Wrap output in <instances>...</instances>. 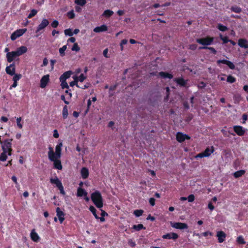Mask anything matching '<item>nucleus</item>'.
<instances>
[{"label":"nucleus","instance_id":"obj_1","mask_svg":"<svg viewBox=\"0 0 248 248\" xmlns=\"http://www.w3.org/2000/svg\"><path fill=\"white\" fill-rule=\"evenodd\" d=\"M91 199L94 205L98 208L103 206L102 196L99 191L96 190L91 194Z\"/></svg>","mask_w":248,"mask_h":248},{"label":"nucleus","instance_id":"obj_2","mask_svg":"<svg viewBox=\"0 0 248 248\" xmlns=\"http://www.w3.org/2000/svg\"><path fill=\"white\" fill-rule=\"evenodd\" d=\"M62 142L57 144L55 148V152H54L53 149L52 147H48L49 151L48 152V157L49 159H52L53 157L61 158L62 147Z\"/></svg>","mask_w":248,"mask_h":248},{"label":"nucleus","instance_id":"obj_3","mask_svg":"<svg viewBox=\"0 0 248 248\" xmlns=\"http://www.w3.org/2000/svg\"><path fill=\"white\" fill-rule=\"evenodd\" d=\"M13 140L12 139H8L5 140L3 142L2 145L1 146V148L2 151H5L7 152V155H12V141Z\"/></svg>","mask_w":248,"mask_h":248},{"label":"nucleus","instance_id":"obj_4","mask_svg":"<svg viewBox=\"0 0 248 248\" xmlns=\"http://www.w3.org/2000/svg\"><path fill=\"white\" fill-rule=\"evenodd\" d=\"M27 31L26 29H18L13 32L11 35V39L12 41L16 40L17 38L21 36Z\"/></svg>","mask_w":248,"mask_h":248},{"label":"nucleus","instance_id":"obj_5","mask_svg":"<svg viewBox=\"0 0 248 248\" xmlns=\"http://www.w3.org/2000/svg\"><path fill=\"white\" fill-rule=\"evenodd\" d=\"M170 224L172 227L180 230L186 229L188 228V225L186 223H184L171 222Z\"/></svg>","mask_w":248,"mask_h":248},{"label":"nucleus","instance_id":"obj_6","mask_svg":"<svg viewBox=\"0 0 248 248\" xmlns=\"http://www.w3.org/2000/svg\"><path fill=\"white\" fill-rule=\"evenodd\" d=\"M60 158H56L53 157L52 159H49L51 161L54 162V168L56 169H58L59 170H61L62 169V163L61 160H60Z\"/></svg>","mask_w":248,"mask_h":248},{"label":"nucleus","instance_id":"obj_7","mask_svg":"<svg viewBox=\"0 0 248 248\" xmlns=\"http://www.w3.org/2000/svg\"><path fill=\"white\" fill-rule=\"evenodd\" d=\"M49 21L47 19H43L41 23L37 27L36 32H38L44 29L49 25Z\"/></svg>","mask_w":248,"mask_h":248},{"label":"nucleus","instance_id":"obj_8","mask_svg":"<svg viewBox=\"0 0 248 248\" xmlns=\"http://www.w3.org/2000/svg\"><path fill=\"white\" fill-rule=\"evenodd\" d=\"M196 41L198 43L202 45H209L212 43L213 41V38L207 37L205 38L198 39Z\"/></svg>","mask_w":248,"mask_h":248},{"label":"nucleus","instance_id":"obj_9","mask_svg":"<svg viewBox=\"0 0 248 248\" xmlns=\"http://www.w3.org/2000/svg\"><path fill=\"white\" fill-rule=\"evenodd\" d=\"M6 72L7 74L13 76L15 74L16 72V66L15 63H12L10 64L9 66H8L6 67L5 69Z\"/></svg>","mask_w":248,"mask_h":248},{"label":"nucleus","instance_id":"obj_10","mask_svg":"<svg viewBox=\"0 0 248 248\" xmlns=\"http://www.w3.org/2000/svg\"><path fill=\"white\" fill-rule=\"evenodd\" d=\"M49 81V76L48 75L44 76L40 80V87L44 88Z\"/></svg>","mask_w":248,"mask_h":248},{"label":"nucleus","instance_id":"obj_11","mask_svg":"<svg viewBox=\"0 0 248 248\" xmlns=\"http://www.w3.org/2000/svg\"><path fill=\"white\" fill-rule=\"evenodd\" d=\"M28 48L26 46H21L16 49V51H14L16 54L17 57L23 55L27 52Z\"/></svg>","mask_w":248,"mask_h":248},{"label":"nucleus","instance_id":"obj_12","mask_svg":"<svg viewBox=\"0 0 248 248\" xmlns=\"http://www.w3.org/2000/svg\"><path fill=\"white\" fill-rule=\"evenodd\" d=\"M57 216L58 217L59 220L61 223H62L64 220V213L62 212L60 207L56 208Z\"/></svg>","mask_w":248,"mask_h":248},{"label":"nucleus","instance_id":"obj_13","mask_svg":"<svg viewBox=\"0 0 248 248\" xmlns=\"http://www.w3.org/2000/svg\"><path fill=\"white\" fill-rule=\"evenodd\" d=\"M16 57L17 56L14 51L7 52L6 54L7 61L8 62H13Z\"/></svg>","mask_w":248,"mask_h":248},{"label":"nucleus","instance_id":"obj_14","mask_svg":"<svg viewBox=\"0 0 248 248\" xmlns=\"http://www.w3.org/2000/svg\"><path fill=\"white\" fill-rule=\"evenodd\" d=\"M217 236L218 238V241L219 243H222L226 237V233L222 231H218L217 232Z\"/></svg>","mask_w":248,"mask_h":248},{"label":"nucleus","instance_id":"obj_15","mask_svg":"<svg viewBox=\"0 0 248 248\" xmlns=\"http://www.w3.org/2000/svg\"><path fill=\"white\" fill-rule=\"evenodd\" d=\"M213 148H212L211 149H210L209 148H207L203 152L198 154L197 156L200 157H207L210 155L212 153H213Z\"/></svg>","mask_w":248,"mask_h":248},{"label":"nucleus","instance_id":"obj_16","mask_svg":"<svg viewBox=\"0 0 248 248\" xmlns=\"http://www.w3.org/2000/svg\"><path fill=\"white\" fill-rule=\"evenodd\" d=\"M190 138L186 135L183 134L181 133H178L176 135V139L179 142H183L185 139H189Z\"/></svg>","mask_w":248,"mask_h":248},{"label":"nucleus","instance_id":"obj_17","mask_svg":"<svg viewBox=\"0 0 248 248\" xmlns=\"http://www.w3.org/2000/svg\"><path fill=\"white\" fill-rule=\"evenodd\" d=\"M178 237V234L174 232H171L163 235V238L164 239H172L173 240H176Z\"/></svg>","mask_w":248,"mask_h":248},{"label":"nucleus","instance_id":"obj_18","mask_svg":"<svg viewBox=\"0 0 248 248\" xmlns=\"http://www.w3.org/2000/svg\"><path fill=\"white\" fill-rule=\"evenodd\" d=\"M234 131L239 136H242L245 134V130L243 129V127L241 126H234L233 127Z\"/></svg>","mask_w":248,"mask_h":248},{"label":"nucleus","instance_id":"obj_19","mask_svg":"<svg viewBox=\"0 0 248 248\" xmlns=\"http://www.w3.org/2000/svg\"><path fill=\"white\" fill-rule=\"evenodd\" d=\"M80 173L81 177L83 179H87L89 175V170L86 167H83L81 169Z\"/></svg>","mask_w":248,"mask_h":248},{"label":"nucleus","instance_id":"obj_20","mask_svg":"<svg viewBox=\"0 0 248 248\" xmlns=\"http://www.w3.org/2000/svg\"><path fill=\"white\" fill-rule=\"evenodd\" d=\"M72 74V72L71 71H68L67 72H64L63 74H62L60 78V80L66 81V80L69 78L71 75Z\"/></svg>","mask_w":248,"mask_h":248},{"label":"nucleus","instance_id":"obj_21","mask_svg":"<svg viewBox=\"0 0 248 248\" xmlns=\"http://www.w3.org/2000/svg\"><path fill=\"white\" fill-rule=\"evenodd\" d=\"M238 44L241 47L245 48H248V42L245 39H239Z\"/></svg>","mask_w":248,"mask_h":248},{"label":"nucleus","instance_id":"obj_22","mask_svg":"<svg viewBox=\"0 0 248 248\" xmlns=\"http://www.w3.org/2000/svg\"><path fill=\"white\" fill-rule=\"evenodd\" d=\"M108 30V27L106 25H102L100 26L96 27L93 29L95 32H100L106 31Z\"/></svg>","mask_w":248,"mask_h":248},{"label":"nucleus","instance_id":"obj_23","mask_svg":"<svg viewBox=\"0 0 248 248\" xmlns=\"http://www.w3.org/2000/svg\"><path fill=\"white\" fill-rule=\"evenodd\" d=\"M31 240L35 242H37L39 241V236L35 232L34 230H32L31 232Z\"/></svg>","mask_w":248,"mask_h":248},{"label":"nucleus","instance_id":"obj_24","mask_svg":"<svg viewBox=\"0 0 248 248\" xmlns=\"http://www.w3.org/2000/svg\"><path fill=\"white\" fill-rule=\"evenodd\" d=\"M87 194V192L84 189L81 187H78V188L77 194L78 197L86 196Z\"/></svg>","mask_w":248,"mask_h":248},{"label":"nucleus","instance_id":"obj_25","mask_svg":"<svg viewBox=\"0 0 248 248\" xmlns=\"http://www.w3.org/2000/svg\"><path fill=\"white\" fill-rule=\"evenodd\" d=\"M50 181L51 183L55 184L58 188L62 185L61 181L57 177L51 178Z\"/></svg>","mask_w":248,"mask_h":248},{"label":"nucleus","instance_id":"obj_26","mask_svg":"<svg viewBox=\"0 0 248 248\" xmlns=\"http://www.w3.org/2000/svg\"><path fill=\"white\" fill-rule=\"evenodd\" d=\"M174 81L177 82L181 86H185L186 84L187 81L184 80L183 78H176L174 79Z\"/></svg>","mask_w":248,"mask_h":248},{"label":"nucleus","instance_id":"obj_27","mask_svg":"<svg viewBox=\"0 0 248 248\" xmlns=\"http://www.w3.org/2000/svg\"><path fill=\"white\" fill-rule=\"evenodd\" d=\"M114 14L113 11L110 10H105L103 13L102 14V16H104L106 18H109L111 16H112Z\"/></svg>","mask_w":248,"mask_h":248},{"label":"nucleus","instance_id":"obj_28","mask_svg":"<svg viewBox=\"0 0 248 248\" xmlns=\"http://www.w3.org/2000/svg\"><path fill=\"white\" fill-rule=\"evenodd\" d=\"M159 76L163 78H169L170 79L173 78V76L172 75L163 72H160L159 73Z\"/></svg>","mask_w":248,"mask_h":248},{"label":"nucleus","instance_id":"obj_29","mask_svg":"<svg viewBox=\"0 0 248 248\" xmlns=\"http://www.w3.org/2000/svg\"><path fill=\"white\" fill-rule=\"evenodd\" d=\"M245 173V170H240L235 172L233 173V176L235 178H238L242 176V175H243Z\"/></svg>","mask_w":248,"mask_h":248},{"label":"nucleus","instance_id":"obj_30","mask_svg":"<svg viewBox=\"0 0 248 248\" xmlns=\"http://www.w3.org/2000/svg\"><path fill=\"white\" fill-rule=\"evenodd\" d=\"M136 231H139L142 229H145V228L143 226L142 224H139L138 225H134L132 228Z\"/></svg>","mask_w":248,"mask_h":248},{"label":"nucleus","instance_id":"obj_31","mask_svg":"<svg viewBox=\"0 0 248 248\" xmlns=\"http://www.w3.org/2000/svg\"><path fill=\"white\" fill-rule=\"evenodd\" d=\"M90 211L93 213L96 219H98L99 217L96 214V210L94 206L91 205L89 207Z\"/></svg>","mask_w":248,"mask_h":248},{"label":"nucleus","instance_id":"obj_32","mask_svg":"<svg viewBox=\"0 0 248 248\" xmlns=\"http://www.w3.org/2000/svg\"><path fill=\"white\" fill-rule=\"evenodd\" d=\"M7 152L5 151H2L0 155V161H4L6 160L7 158Z\"/></svg>","mask_w":248,"mask_h":248},{"label":"nucleus","instance_id":"obj_33","mask_svg":"<svg viewBox=\"0 0 248 248\" xmlns=\"http://www.w3.org/2000/svg\"><path fill=\"white\" fill-rule=\"evenodd\" d=\"M68 109L66 106H64L62 109V117L63 119H66L68 116Z\"/></svg>","mask_w":248,"mask_h":248},{"label":"nucleus","instance_id":"obj_34","mask_svg":"<svg viewBox=\"0 0 248 248\" xmlns=\"http://www.w3.org/2000/svg\"><path fill=\"white\" fill-rule=\"evenodd\" d=\"M143 210L141 209L136 210L134 211L133 214L136 217H139L142 215Z\"/></svg>","mask_w":248,"mask_h":248},{"label":"nucleus","instance_id":"obj_35","mask_svg":"<svg viewBox=\"0 0 248 248\" xmlns=\"http://www.w3.org/2000/svg\"><path fill=\"white\" fill-rule=\"evenodd\" d=\"M78 77H75L74 78V80L70 82L69 83V85L71 87H73L74 85H76L77 87H79V85L78 84Z\"/></svg>","mask_w":248,"mask_h":248},{"label":"nucleus","instance_id":"obj_36","mask_svg":"<svg viewBox=\"0 0 248 248\" xmlns=\"http://www.w3.org/2000/svg\"><path fill=\"white\" fill-rule=\"evenodd\" d=\"M75 3L78 5L83 6L86 3V0H75Z\"/></svg>","mask_w":248,"mask_h":248},{"label":"nucleus","instance_id":"obj_37","mask_svg":"<svg viewBox=\"0 0 248 248\" xmlns=\"http://www.w3.org/2000/svg\"><path fill=\"white\" fill-rule=\"evenodd\" d=\"M37 13V11L35 9H32L31 10V13L28 16V18H31L35 16Z\"/></svg>","mask_w":248,"mask_h":248},{"label":"nucleus","instance_id":"obj_38","mask_svg":"<svg viewBox=\"0 0 248 248\" xmlns=\"http://www.w3.org/2000/svg\"><path fill=\"white\" fill-rule=\"evenodd\" d=\"M66 48L67 46L64 45L59 49V52L61 56H63L65 55L64 51L66 50Z\"/></svg>","mask_w":248,"mask_h":248},{"label":"nucleus","instance_id":"obj_39","mask_svg":"<svg viewBox=\"0 0 248 248\" xmlns=\"http://www.w3.org/2000/svg\"><path fill=\"white\" fill-rule=\"evenodd\" d=\"M233 99L235 103H238L242 99V97L239 94H235L233 96Z\"/></svg>","mask_w":248,"mask_h":248},{"label":"nucleus","instance_id":"obj_40","mask_svg":"<svg viewBox=\"0 0 248 248\" xmlns=\"http://www.w3.org/2000/svg\"><path fill=\"white\" fill-rule=\"evenodd\" d=\"M22 120L21 117H19L16 119V124L18 127L20 129H22L23 127V124L21 123Z\"/></svg>","mask_w":248,"mask_h":248},{"label":"nucleus","instance_id":"obj_41","mask_svg":"<svg viewBox=\"0 0 248 248\" xmlns=\"http://www.w3.org/2000/svg\"><path fill=\"white\" fill-rule=\"evenodd\" d=\"M231 9L232 10V11L237 13H239L241 12V9L237 6L232 7Z\"/></svg>","mask_w":248,"mask_h":248},{"label":"nucleus","instance_id":"obj_42","mask_svg":"<svg viewBox=\"0 0 248 248\" xmlns=\"http://www.w3.org/2000/svg\"><path fill=\"white\" fill-rule=\"evenodd\" d=\"M61 82V86L62 89L66 88L67 89H69V86L66 82V81H63V80H60Z\"/></svg>","mask_w":248,"mask_h":248},{"label":"nucleus","instance_id":"obj_43","mask_svg":"<svg viewBox=\"0 0 248 248\" xmlns=\"http://www.w3.org/2000/svg\"><path fill=\"white\" fill-rule=\"evenodd\" d=\"M14 75V76L13 78L14 81H16V82H17V81H18L22 77V75L21 74H15Z\"/></svg>","mask_w":248,"mask_h":248},{"label":"nucleus","instance_id":"obj_44","mask_svg":"<svg viewBox=\"0 0 248 248\" xmlns=\"http://www.w3.org/2000/svg\"><path fill=\"white\" fill-rule=\"evenodd\" d=\"M67 15L69 19H73L75 16V15L73 10H71L68 12L67 14Z\"/></svg>","mask_w":248,"mask_h":248},{"label":"nucleus","instance_id":"obj_45","mask_svg":"<svg viewBox=\"0 0 248 248\" xmlns=\"http://www.w3.org/2000/svg\"><path fill=\"white\" fill-rule=\"evenodd\" d=\"M80 50V47L78 46V44L77 43H74L72 47V51H79Z\"/></svg>","mask_w":248,"mask_h":248},{"label":"nucleus","instance_id":"obj_46","mask_svg":"<svg viewBox=\"0 0 248 248\" xmlns=\"http://www.w3.org/2000/svg\"><path fill=\"white\" fill-rule=\"evenodd\" d=\"M237 242L241 244H244L246 243V242L244 241L242 236H239L237 237Z\"/></svg>","mask_w":248,"mask_h":248},{"label":"nucleus","instance_id":"obj_47","mask_svg":"<svg viewBox=\"0 0 248 248\" xmlns=\"http://www.w3.org/2000/svg\"><path fill=\"white\" fill-rule=\"evenodd\" d=\"M64 33L66 35H68L69 36H72L73 35V32L70 29L65 30Z\"/></svg>","mask_w":248,"mask_h":248},{"label":"nucleus","instance_id":"obj_48","mask_svg":"<svg viewBox=\"0 0 248 248\" xmlns=\"http://www.w3.org/2000/svg\"><path fill=\"white\" fill-rule=\"evenodd\" d=\"M227 81L229 83H233L235 81V78L232 76H229L227 78Z\"/></svg>","mask_w":248,"mask_h":248},{"label":"nucleus","instance_id":"obj_49","mask_svg":"<svg viewBox=\"0 0 248 248\" xmlns=\"http://www.w3.org/2000/svg\"><path fill=\"white\" fill-rule=\"evenodd\" d=\"M217 28L221 31H224L227 30V28L226 26H223L221 24H218Z\"/></svg>","mask_w":248,"mask_h":248},{"label":"nucleus","instance_id":"obj_50","mask_svg":"<svg viewBox=\"0 0 248 248\" xmlns=\"http://www.w3.org/2000/svg\"><path fill=\"white\" fill-rule=\"evenodd\" d=\"M86 78V77L83 74H80V75L79 76L78 78V81H80V82H82Z\"/></svg>","mask_w":248,"mask_h":248},{"label":"nucleus","instance_id":"obj_51","mask_svg":"<svg viewBox=\"0 0 248 248\" xmlns=\"http://www.w3.org/2000/svg\"><path fill=\"white\" fill-rule=\"evenodd\" d=\"M226 65H227L231 69H234L235 68L234 64L230 61H228V62L226 63Z\"/></svg>","mask_w":248,"mask_h":248},{"label":"nucleus","instance_id":"obj_52","mask_svg":"<svg viewBox=\"0 0 248 248\" xmlns=\"http://www.w3.org/2000/svg\"><path fill=\"white\" fill-rule=\"evenodd\" d=\"M195 199V196L193 194H191L188 196V197L187 198V200L189 202H192L194 201Z\"/></svg>","mask_w":248,"mask_h":248},{"label":"nucleus","instance_id":"obj_53","mask_svg":"<svg viewBox=\"0 0 248 248\" xmlns=\"http://www.w3.org/2000/svg\"><path fill=\"white\" fill-rule=\"evenodd\" d=\"M127 43V40L125 39H123L122 41H121V44H120V46H121V50H122L123 49V48H124V46H123L124 45H125Z\"/></svg>","mask_w":248,"mask_h":248},{"label":"nucleus","instance_id":"obj_54","mask_svg":"<svg viewBox=\"0 0 248 248\" xmlns=\"http://www.w3.org/2000/svg\"><path fill=\"white\" fill-rule=\"evenodd\" d=\"M221 39L223 41V43H226L229 42V40H228V37L226 36L223 37L222 35H220Z\"/></svg>","mask_w":248,"mask_h":248},{"label":"nucleus","instance_id":"obj_55","mask_svg":"<svg viewBox=\"0 0 248 248\" xmlns=\"http://www.w3.org/2000/svg\"><path fill=\"white\" fill-rule=\"evenodd\" d=\"M51 26L54 28H57L59 25V22L57 20H54L51 23Z\"/></svg>","mask_w":248,"mask_h":248},{"label":"nucleus","instance_id":"obj_56","mask_svg":"<svg viewBox=\"0 0 248 248\" xmlns=\"http://www.w3.org/2000/svg\"><path fill=\"white\" fill-rule=\"evenodd\" d=\"M128 244L131 247H134L136 246L135 242H134L131 239H130V240H128Z\"/></svg>","mask_w":248,"mask_h":248},{"label":"nucleus","instance_id":"obj_57","mask_svg":"<svg viewBox=\"0 0 248 248\" xmlns=\"http://www.w3.org/2000/svg\"><path fill=\"white\" fill-rule=\"evenodd\" d=\"M58 189L60 190L61 194H62L63 195H64L65 194V192L64 190L63 186L62 185L58 187Z\"/></svg>","mask_w":248,"mask_h":248},{"label":"nucleus","instance_id":"obj_58","mask_svg":"<svg viewBox=\"0 0 248 248\" xmlns=\"http://www.w3.org/2000/svg\"><path fill=\"white\" fill-rule=\"evenodd\" d=\"M53 137L55 138H58L59 137V134L58 133L57 130L56 129H55L53 131Z\"/></svg>","mask_w":248,"mask_h":248},{"label":"nucleus","instance_id":"obj_59","mask_svg":"<svg viewBox=\"0 0 248 248\" xmlns=\"http://www.w3.org/2000/svg\"><path fill=\"white\" fill-rule=\"evenodd\" d=\"M108 48H106L103 51V54L104 56L105 57H106V58H108L109 57V56H108Z\"/></svg>","mask_w":248,"mask_h":248},{"label":"nucleus","instance_id":"obj_60","mask_svg":"<svg viewBox=\"0 0 248 248\" xmlns=\"http://www.w3.org/2000/svg\"><path fill=\"white\" fill-rule=\"evenodd\" d=\"M150 203L152 206L155 205V199L154 198H151L149 200Z\"/></svg>","mask_w":248,"mask_h":248},{"label":"nucleus","instance_id":"obj_61","mask_svg":"<svg viewBox=\"0 0 248 248\" xmlns=\"http://www.w3.org/2000/svg\"><path fill=\"white\" fill-rule=\"evenodd\" d=\"M209 234L210 235H211V236H212L213 235V233L211 232H210L209 231H207V232H204L202 233V235L204 236H207Z\"/></svg>","mask_w":248,"mask_h":248},{"label":"nucleus","instance_id":"obj_62","mask_svg":"<svg viewBox=\"0 0 248 248\" xmlns=\"http://www.w3.org/2000/svg\"><path fill=\"white\" fill-rule=\"evenodd\" d=\"M228 62V61L226 60H218L217 61V63L218 64H219L220 63H222L226 64V63Z\"/></svg>","mask_w":248,"mask_h":248},{"label":"nucleus","instance_id":"obj_63","mask_svg":"<svg viewBox=\"0 0 248 248\" xmlns=\"http://www.w3.org/2000/svg\"><path fill=\"white\" fill-rule=\"evenodd\" d=\"M117 86V84H115L114 85H113V86H111L109 88V90L110 91H114L116 87Z\"/></svg>","mask_w":248,"mask_h":248},{"label":"nucleus","instance_id":"obj_64","mask_svg":"<svg viewBox=\"0 0 248 248\" xmlns=\"http://www.w3.org/2000/svg\"><path fill=\"white\" fill-rule=\"evenodd\" d=\"M0 120L3 122H7L8 120V118L5 116H2L0 118Z\"/></svg>","mask_w":248,"mask_h":248}]
</instances>
